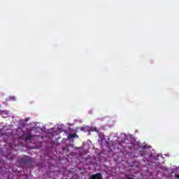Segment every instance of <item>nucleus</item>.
I'll list each match as a JSON object with an SVG mask.
<instances>
[{
	"instance_id": "nucleus-1",
	"label": "nucleus",
	"mask_w": 179,
	"mask_h": 179,
	"mask_svg": "<svg viewBox=\"0 0 179 179\" xmlns=\"http://www.w3.org/2000/svg\"><path fill=\"white\" fill-rule=\"evenodd\" d=\"M18 162L21 164H28V163H30V157H22L18 160Z\"/></svg>"
},
{
	"instance_id": "nucleus-2",
	"label": "nucleus",
	"mask_w": 179,
	"mask_h": 179,
	"mask_svg": "<svg viewBox=\"0 0 179 179\" xmlns=\"http://www.w3.org/2000/svg\"><path fill=\"white\" fill-rule=\"evenodd\" d=\"M90 179H103V174L101 173H96L92 175Z\"/></svg>"
},
{
	"instance_id": "nucleus-3",
	"label": "nucleus",
	"mask_w": 179,
	"mask_h": 179,
	"mask_svg": "<svg viewBox=\"0 0 179 179\" xmlns=\"http://www.w3.org/2000/svg\"><path fill=\"white\" fill-rule=\"evenodd\" d=\"M33 138V136L31 135V133H27L25 134L24 141L25 142H27V141H31Z\"/></svg>"
},
{
	"instance_id": "nucleus-4",
	"label": "nucleus",
	"mask_w": 179,
	"mask_h": 179,
	"mask_svg": "<svg viewBox=\"0 0 179 179\" xmlns=\"http://www.w3.org/2000/svg\"><path fill=\"white\" fill-rule=\"evenodd\" d=\"M76 136H78V134H76V133L70 134L68 136V139H73V138H76Z\"/></svg>"
},
{
	"instance_id": "nucleus-5",
	"label": "nucleus",
	"mask_w": 179,
	"mask_h": 179,
	"mask_svg": "<svg viewBox=\"0 0 179 179\" xmlns=\"http://www.w3.org/2000/svg\"><path fill=\"white\" fill-rule=\"evenodd\" d=\"M8 101H16V97L15 96H9Z\"/></svg>"
},
{
	"instance_id": "nucleus-6",
	"label": "nucleus",
	"mask_w": 179,
	"mask_h": 179,
	"mask_svg": "<svg viewBox=\"0 0 179 179\" xmlns=\"http://www.w3.org/2000/svg\"><path fill=\"white\" fill-rule=\"evenodd\" d=\"M175 178L179 179V175H175Z\"/></svg>"
},
{
	"instance_id": "nucleus-7",
	"label": "nucleus",
	"mask_w": 179,
	"mask_h": 179,
	"mask_svg": "<svg viewBox=\"0 0 179 179\" xmlns=\"http://www.w3.org/2000/svg\"><path fill=\"white\" fill-rule=\"evenodd\" d=\"M93 131H95V132H97V129H96V127H94V128L93 129Z\"/></svg>"
},
{
	"instance_id": "nucleus-8",
	"label": "nucleus",
	"mask_w": 179,
	"mask_h": 179,
	"mask_svg": "<svg viewBox=\"0 0 179 179\" xmlns=\"http://www.w3.org/2000/svg\"><path fill=\"white\" fill-rule=\"evenodd\" d=\"M9 114V111L6 112V115H8Z\"/></svg>"
}]
</instances>
